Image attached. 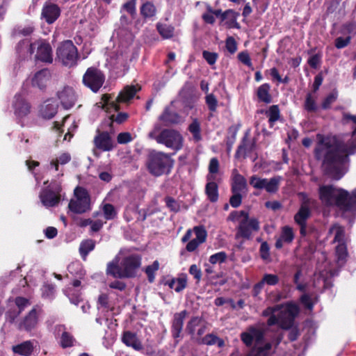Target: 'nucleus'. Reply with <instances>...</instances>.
Wrapping results in <instances>:
<instances>
[{
    "mask_svg": "<svg viewBox=\"0 0 356 356\" xmlns=\"http://www.w3.org/2000/svg\"><path fill=\"white\" fill-rule=\"evenodd\" d=\"M356 151V140L352 144L343 142L332 143L320 140L314 150V157L321 161V169L325 176L340 180L348 172L349 156Z\"/></svg>",
    "mask_w": 356,
    "mask_h": 356,
    "instance_id": "f257e3e1",
    "label": "nucleus"
},
{
    "mask_svg": "<svg viewBox=\"0 0 356 356\" xmlns=\"http://www.w3.org/2000/svg\"><path fill=\"white\" fill-rule=\"evenodd\" d=\"M35 49V60L47 63H52V49L49 43L44 40H38L33 43L27 40H22L16 46L17 54L24 58L31 56Z\"/></svg>",
    "mask_w": 356,
    "mask_h": 356,
    "instance_id": "f03ea898",
    "label": "nucleus"
},
{
    "mask_svg": "<svg viewBox=\"0 0 356 356\" xmlns=\"http://www.w3.org/2000/svg\"><path fill=\"white\" fill-rule=\"evenodd\" d=\"M74 198L68 204L71 211L81 214L91 210L90 197L88 191L81 186H77L74 191Z\"/></svg>",
    "mask_w": 356,
    "mask_h": 356,
    "instance_id": "7ed1b4c3",
    "label": "nucleus"
},
{
    "mask_svg": "<svg viewBox=\"0 0 356 356\" xmlns=\"http://www.w3.org/2000/svg\"><path fill=\"white\" fill-rule=\"evenodd\" d=\"M56 56L64 65L74 66L78 59L77 48L71 40H66L57 48Z\"/></svg>",
    "mask_w": 356,
    "mask_h": 356,
    "instance_id": "20e7f679",
    "label": "nucleus"
},
{
    "mask_svg": "<svg viewBox=\"0 0 356 356\" xmlns=\"http://www.w3.org/2000/svg\"><path fill=\"white\" fill-rule=\"evenodd\" d=\"M184 138L181 134L175 129H165L157 136V143L165 145L175 152L183 147Z\"/></svg>",
    "mask_w": 356,
    "mask_h": 356,
    "instance_id": "39448f33",
    "label": "nucleus"
},
{
    "mask_svg": "<svg viewBox=\"0 0 356 356\" xmlns=\"http://www.w3.org/2000/svg\"><path fill=\"white\" fill-rule=\"evenodd\" d=\"M82 81L86 87L93 92H97L105 81V76L99 69L90 67L83 74Z\"/></svg>",
    "mask_w": 356,
    "mask_h": 356,
    "instance_id": "423d86ee",
    "label": "nucleus"
},
{
    "mask_svg": "<svg viewBox=\"0 0 356 356\" xmlns=\"http://www.w3.org/2000/svg\"><path fill=\"white\" fill-rule=\"evenodd\" d=\"M62 187L60 184L42 189L39 195L42 205L47 208L56 207L61 200Z\"/></svg>",
    "mask_w": 356,
    "mask_h": 356,
    "instance_id": "0eeeda50",
    "label": "nucleus"
},
{
    "mask_svg": "<svg viewBox=\"0 0 356 356\" xmlns=\"http://www.w3.org/2000/svg\"><path fill=\"white\" fill-rule=\"evenodd\" d=\"M281 180L282 177L280 176H275L268 179L252 175L250 179V184L256 189H264L269 193H275L279 189Z\"/></svg>",
    "mask_w": 356,
    "mask_h": 356,
    "instance_id": "6e6552de",
    "label": "nucleus"
},
{
    "mask_svg": "<svg viewBox=\"0 0 356 356\" xmlns=\"http://www.w3.org/2000/svg\"><path fill=\"white\" fill-rule=\"evenodd\" d=\"M334 205L341 210L350 211L356 207V188L350 194L343 188H339Z\"/></svg>",
    "mask_w": 356,
    "mask_h": 356,
    "instance_id": "1a4fd4ad",
    "label": "nucleus"
},
{
    "mask_svg": "<svg viewBox=\"0 0 356 356\" xmlns=\"http://www.w3.org/2000/svg\"><path fill=\"white\" fill-rule=\"evenodd\" d=\"M140 90V86L138 84L127 86L119 93L115 101L109 102V96L108 95H104L102 96V99L104 100V102L106 104H111V107L113 108L115 111H118L120 109L118 103L128 102L130 99H131L134 97V95L136 94V92L138 91H139Z\"/></svg>",
    "mask_w": 356,
    "mask_h": 356,
    "instance_id": "9d476101",
    "label": "nucleus"
},
{
    "mask_svg": "<svg viewBox=\"0 0 356 356\" xmlns=\"http://www.w3.org/2000/svg\"><path fill=\"white\" fill-rule=\"evenodd\" d=\"M265 332L263 328L250 325L241 334V339L247 347L252 346L254 341L256 346L261 345L264 341Z\"/></svg>",
    "mask_w": 356,
    "mask_h": 356,
    "instance_id": "9b49d317",
    "label": "nucleus"
},
{
    "mask_svg": "<svg viewBox=\"0 0 356 356\" xmlns=\"http://www.w3.org/2000/svg\"><path fill=\"white\" fill-rule=\"evenodd\" d=\"M257 147V139L250 137V131L247 130L242 137L239 145L237 147L234 157L235 159H240L243 157L245 159L249 156L250 154L255 150Z\"/></svg>",
    "mask_w": 356,
    "mask_h": 356,
    "instance_id": "f8f14e48",
    "label": "nucleus"
},
{
    "mask_svg": "<svg viewBox=\"0 0 356 356\" xmlns=\"http://www.w3.org/2000/svg\"><path fill=\"white\" fill-rule=\"evenodd\" d=\"M259 229V221L255 218H251L250 220L240 221L236 227V237L250 240L252 232H257Z\"/></svg>",
    "mask_w": 356,
    "mask_h": 356,
    "instance_id": "ddd939ff",
    "label": "nucleus"
},
{
    "mask_svg": "<svg viewBox=\"0 0 356 356\" xmlns=\"http://www.w3.org/2000/svg\"><path fill=\"white\" fill-rule=\"evenodd\" d=\"M56 97L62 106L65 109H70L75 104L77 96L73 88L64 86L56 92Z\"/></svg>",
    "mask_w": 356,
    "mask_h": 356,
    "instance_id": "4468645a",
    "label": "nucleus"
},
{
    "mask_svg": "<svg viewBox=\"0 0 356 356\" xmlns=\"http://www.w3.org/2000/svg\"><path fill=\"white\" fill-rule=\"evenodd\" d=\"M93 143L97 149L104 152H110L115 147L114 142L107 131L97 130Z\"/></svg>",
    "mask_w": 356,
    "mask_h": 356,
    "instance_id": "2eb2a0df",
    "label": "nucleus"
},
{
    "mask_svg": "<svg viewBox=\"0 0 356 356\" xmlns=\"http://www.w3.org/2000/svg\"><path fill=\"white\" fill-rule=\"evenodd\" d=\"M339 188L333 185H323L319 187V199L326 206H334L335 197Z\"/></svg>",
    "mask_w": 356,
    "mask_h": 356,
    "instance_id": "dca6fc26",
    "label": "nucleus"
},
{
    "mask_svg": "<svg viewBox=\"0 0 356 356\" xmlns=\"http://www.w3.org/2000/svg\"><path fill=\"white\" fill-rule=\"evenodd\" d=\"M174 165L171 156L161 152H157V177L163 174L168 175Z\"/></svg>",
    "mask_w": 356,
    "mask_h": 356,
    "instance_id": "f3484780",
    "label": "nucleus"
},
{
    "mask_svg": "<svg viewBox=\"0 0 356 356\" xmlns=\"http://www.w3.org/2000/svg\"><path fill=\"white\" fill-rule=\"evenodd\" d=\"M140 265V258L139 256L134 254L125 257L122 261V266L127 278L134 276L136 270L139 268Z\"/></svg>",
    "mask_w": 356,
    "mask_h": 356,
    "instance_id": "a211bd4d",
    "label": "nucleus"
},
{
    "mask_svg": "<svg viewBox=\"0 0 356 356\" xmlns=\"http://www.w3.org/2000/svg\"><path fill=\"white\" fill-rule=\"evenodd\" d=\"M188 312L184 309L180 312H177L174 314L172 326L171 333L175 339L179 338L181 337V332L183 330L184 322Z\"/></svg>",
    "mask_w": 356,
    "mask_h": 356,
    "instance_id": "6ab92c4d",
    "label": "nucleus"
},
{
    "mask_svg": "<svg viewBox=\"0 0 356 356\" xmlns=\"http://www.w3.org/2000/svg\"><path fill=\"white\" fill-rule=\"evenodd\" d=\"M38 321V313L35 308H33L29 313L21 321L17 327L20 330L30 331L35 328Z\"/></svg>",
    "mask_w": 356,
    "mask_h": 356,
    "instance_id": "aec40b11",
    "label": "nucleus"
},
{
    "mask_svg": "<svg viewBox=\"0 0 356 356\" xmlns=\"http://www.w3.org/2000/svg\"><path fill=\"white\" fill-rule=\"evenodd\" d=\"M13 106L15 114L19 118L24 117L30 113L31 106L25 99L21 95H15Z\"/></svg>",
    "mask_w": 356,
    "mask_h": 356,
    "instance_id": "412c9836",
    "label": "nucleus"
},
{
    "mask_svg": "<svg viewBox=\"0 0 356 356\" xmlns=\"http://www.w3.org/2000/svg\"><path fill=\"white\" fill-rule=\"evenodd\" d=\"M213 179L212 175H207V183L205 186V194L207 199L212 203L216 202L219 198L218 186L217 183L212 181Z\"/></svg>",
    "mask_w": 356,
    "mask_h": 356,
    "instance_id": "4be33fe9",
    "label": "nucleus"
},
{
    "mask_svg": "<svg viewBox=\"0 0 356 356\" xmlns=\"http://www.w3.org/2000/svg\"><path fill=\"white\" fill-rule=\"evenodd\" d=\"M58 105L52 99H47L40 106V114L44 119L52 118L57 113Z\"/></svg>",
    "mask_w": 356,
    "mask_h": 356,
    "instance_id": "5701e85b",
    "label": "nucleus"
},
{
    "mask_svg": "<svg viewBox=\"0 0 356 356\" xmlns=\"http://www.w3.org/2000/svg\"><path fill=\"white\" fill-rule=\"evenodd\" d=\"M41 15L48 24H52L59 17L60 9L56 4L48 3L44 6Z\"/></svg>",
    "mask_w": 356,
    "mask_h": 356,
    "instance_id": "b1692460",
    "label": "nucleus"
},
{
    "mask_svg": "<svg viewBox=\"0 0 356 356\" xmlns=\"http://www.w3.org/2000/svg\"><path fill=\"white\" fill-rule=\"evenodd\" d=\"M56 328L58 332L62 331V333L58 338V344L61 348H71L76 344V339L71 333L65 330V327L64 325H58Z\"/></svg>",
    "mask_w": 356,
    "mask_h": 356,
    "instance_id": "393cba45",
    "label": "nucleus"
},
{
    "mask_svg": "<svg viewBox=\"0 0 356 356\" xmlns=\"http://www.w3.org/2000/svg\"><path fill=\"white\" fill-rule=\"evenodd\" d=\"M106 272L107 275H111L114 278H127L122 262L119 265V259L117 257L107 264Z\"/></svg>",
    "mask_w": 356,
    "mask_h": 356,
    "instance_id": "a878e982",
    "label": "nucleus"
},
{
    "mask_svg": "<svg viewBox=\"0 0 356 356\" xmlns=\"http://www.w3.org/2000/svg\"><path fill=\"white\" fill-rule=\"evenodd\" d=\"M271 86L269 83H265L261 84L256 90V95L259 102L264 104H270L273 101V97L270 94Z\"/></svg>",
    "mask_w": 356,
    "mask_h": 356,
    "instance_id": "bb28decb",
    "label": "nucleus"
},
{
    "mask_svg": "<svg viewBox=\"0 0 356 356\" xmlns=\"http://www.w3.org/2000/svg\"><path fill=\"white\" fill-rule=\"evenodd\" d=\"M161 283L168 285L170 289H174L176 292H180L187 286V277L186 274H182L181 277L177 279L172 278L165 282L161 281Z\"/></svg>",
    "mask_w": 356,
    "mask_h": 356,
    "instance_id": "cd10ccee",
    "label": "nucleus"
},
{
    "mask_svg": "<svg viewBox=\"0 0 356 356\" xmlns=\"http://www.w3.org/2000/svg\"><path fill=\"white\" fill-rule=\"evenodd\" d=\"M122 340L126 346L131 347L134 350H139L143 348L142 343L136 334L130 331L124 332Z\"/></svg>",
    "mask_w": 356,
    "mask_h": 356,
    "instance_id": "c85d7f7f",
    "label": "nucleus"
},
{
    "mask_svg": "<svg viewBox=\"0 0 356 356\" xmlns=\"http://www.w3.org/2000/svg\"><path fill=\"white\" fill-rule=\"evenodd\" d=\"M50 73L47 70H42L38 72L32 79V84L40 89L44 88L49 81Z\"/></svg>",
    "mask_w": 356,
    "mask_h": 356,
    "instance_id": "c756f323",
    "label": "nucleus"
},
{
    "mask_svg": "<svg viewBox=\"0 0 356 356\" xmlns=\"http://www.w3.org/2000/svg\"><path fill=\"white\" fill-rule=\"evenodd\" d=\"M33 344L31 341H26L20 344L13 346V351L22 356H31L33 351Z\"/></svg>",
    "mask_w": 356,
    "mask_h": 356,
    "instance_id": "7c9ffc66",
    "label": "nucleus"
},
{
    "mask_svg": "<svg viewBox=\"0 0 356 356\" xmlns=\"http://www.w3.org/2000/svg\"><path fill=\"white\" fill-rule=\"evenodd\" d=\"M310 216L311 211L309 206L303 203L301 204L298 212L295 214L294 220L297 224H305Z\"/></svg>",
    "mask_w": 356,
    "mask_h": 356,
    "instance_id": "2f4dec72",
    "label": "nucleus"
},
{
    "mask_svg": "<svg viewBox=\"0 0 356 356\" xmlns=\"http://www.w3.org/2000/svg\"><path fill=\"white\" fill-rule=\"evenodd\" d=\"M204 321L201 316H192L186 323V332L193 337L195 334L196 328L200 327Z\"/></svg>",
    "mask_w": 356,
    "mask_h": 356,
    "instance_id": "473e14b6",
    "label": "nucleus"
},
{
    "mask_svg": "<svg viewBox=\"0 0 356 356\" xmlns=\"http://www.w3.org/2000/svg\"><path fill=\"white\" fill-rule=\"evenodd\" d=\"M266 115L268 118L269 126L272 128L274 126L275 122H277L281 117L279 106H270L268 110L266 111Z\"/></svg>",
    "mask_w": 356,
    "mask_h": 356,
    "instance_id": "72a5a7b5",
    "label": "nucleus"
},
{
    "mask_svg": "<svg viewBox=\"0 0 356 356\" xmlns=\"http://www.w3.org/2000/svg\"><path fill=\"white\" fill-rule=\"evenodd\" d=\"M188 130L193 135V140L195 142L202 140L201 125L197 118L193 119L192 122L188 125Z\"/></svg>",
    "mask_w": 356,
    "mask_h": 356,
    "instance_id": "f704fd0d",
    "label": "nucleus"
},
{
    "mask_svg": "<svg viewBox=\"0 0 356 356\" xmlns=\"http://www.w3.org/2000/svg\"><path fill=\"white\" fill-rule=\"evenodd\" d=\"M160 120L166 124H178L181 121V117L177 113L166 109L160 116Z\"/></svg>",
    "mask_w": 356,
    "mask_h": 356,
    "instance_id": "c9c22d12",
    "label": "nucleus"
},
{
    "mask_svg": "<svg viewBox=\"0 0 356 356\" xmlns=\"http://www.w3.org/2000/svg\"><path fill=\"white\" fill-rule=\"evenodd\" d=\"M247 188V180L243 177H237V179L232 180L231 192L241 193Z\"/></svg>",
    "mask_w": 356,
    "mask_h": 356,
    "instance_id": "e433bc0d",
    "label": "nucleus"
},
{
    "mask_svg": "<svg viewBox=\"0 0 356 356\" xmlns=\"http://www.w3.org/2000/svg\"><path fill=\"white\" fill-rule=\"evenodd\" d=\"M95 242L92 239L83 241L79 246V252L83 259H86L90 252L94 250Z\"/></svg>",
    "mask_w": 356,
    "mask_h": 356,
    "instance_id": "4c0bfd02",
    "label": "nucleus"
},
{
    "mask_svg": "<svg viewBox=\"0 0 356 356\" xmlns=\"http://www.w3.org/2000/svg\"><path fill=\"white\" fill-rule=\"evenodd\" d=\"M227 10L231 11L232 13H229L227 15V21L225 22L227 27L229 29H240V24L237 22V18L240 15L239 13L233 9H227Z\"/></svg>",
    "mask_w": 356,
    "mask_h": 356,
    "instance_id": "58836bf2",
    "label": "nucleus"
},
{
    "mask_svg": "<svg viewBox=\"0 0 356 356\" xmlns=\"http://www.w3.org/2000/svg\"><path fill=\"white\" fill-rule=\"evenodd\" d=\"M15 304L19 309V312L13 316H8L9 321L13 322L15 318L26 308L31 305L29 300L23 297H17L15 299Z\"/></svg>",
    "mask_w": 356,
    "mask_h": 356,
    "instance_id": "ea45409f",
    "label": "nucleus"
},
{
    "mask_svg": "<svg viewBox=\"0 0 356 356\" xmlns=\"http://www.w3.org/2000/svg\"><path fill=\"white\" fill-rule=\"evenodd\" d=\"M338 98V92L336 90H332L328 94L325 98L322 101L321 108L323 110H327L330 108L332 104L335 102Z\"/></svg>",
    "mask_w": 356,
    "mask_h": 356,
    "instance_id": "a19ab883",
    "label": "nucleus"
},
{
    "mask_svg": "<svg viewBox=\"0 0 356 356\" xmlns=\"http://www.w3.org/2000/svg\"><path fill=\"white\" fill-rule=\"evenodd\" d=\"M304 108L309 113L316 112L318 110V106L316 105V101L312 97L311 92H308L306 95L305 100L304 102Z\"/></svg>",
    "mask_w": 356,
    "mask_h": 356,
    "instance_id": "79ce46f5",
    "label": "nucleus"
},
{
    "mask_svg": "<svg viewBox=\"0 0 356 356\" xmlns=\"http://www.w3.org/2000/svg\"><path fill=\"white\" fill-rule=\"evenodd\" d=\"M175 29L172 26L157 24V31L163 39L171 38L174 35Z\"/></svg>",
    "mask_w": 356,
    "mask_h": 356,
    "instance_id": "37998d69",
    "label": "nucleus"
},
{
    "mask_svg": "<svg viewBox=\"0 0 356 356\" xmlns=\"http://www.w3.org/2000/svg\"><path fill=\"white\" fill-rule=\"evenodd\" d=\"M140 13L145 18L152 17L155 15L156 7L153 3L147 1L143 4L140 8Z\"/></svg>",
    "mask_w": 356,
    "mask_h": 356,
    "instance_id": "c03bdc74",
    "label": "nucleus"
},
{
    "mask_svg": "<svg viewBox=\"0 0 356 356\" xmlns=\"http://www.w3.org/2000/svg\"><path fill=\"white\" fill-rule=\"evenodd\" d=\"M280 237L285 243H291L295 237L293 229L289 226L283 227Z\"/></svg>",
    "mask_w": 356,
    "mask_h": 356,
    "instance_id": "a18cd8bd",
    "label": "nucleus"
},
{
    "mask_svg": "<svg viewBox=\"0 0 356 356\" xmlns=\"http://www.w3.org/2000/svg\"><path fill=\"white\" fill-rule=\"evenodd\" d=\"M34 26L31 24L19 26L14 29L13 35L15 36H26L31 35L34 31Z\"/></svg>",
    "mask_w": 356,
    "mask_h": 356,
    "instance_id": "49530a36",
    "label": "nucleus"
},
{
    "mask_svg": "<svg viewBox=\"0 0 356 356\" xmlns=\"http://www.w3.org/2000/svg\"><path fill=\"white\" fill-rule=\"evenodd\" d=\"M146 166L152 175H156V152L154 150L149 152L146 162Z\"/></svg>",
    "mask_w": 356,
    "mask_h": 356,
    "instance_id": "de8ad7c7",
    "label": "nucleus"
},
{
    "mask_svg": "<svg viewBox=\"0 0 356 356\" xmlns=\"http://www.w3.org/2000/svg\"><path fill=\"white\" fill-rule=\"evenodd\" d=\"M241 217L243 219L241 221L250 220L251 218L249 217V213L245 211H233L229 213L228 219L232 221L238 220Z\"/></svg>",
    "mask_w": 356,
    "mask_h": 356,
    "instance_id": "09e8293b",
    "label": "nucleus"
},
{
    "mask_svg": "<svg viewBox=\"0 0 356 356\" xmlns=\"http://www.w3.org/2000/svg\"><path fill=\"white\" fill-rule=\"evenodd\" d=\"M195 234V240L199 241L201 244L204 243L207 240V232L203 226H195L193 228Z\"/></svg>",
    "mask_w": 356,
    "mask_h": 356,
    "instance_id": "8fccbe9b",
    "label": "nucleus"
},
{
    "mask_svg": "<svg viewBox=\"0 0 356 356\" xmlns=\"http://www.w3.org/2000/svg\"><path fill=\"white\" fill-rule=\"evenodd\" d=\"M104 216L106 220H112L115 218L117 215L114 207L111 204H105L102 207Z\"/></svg>",
    "mask_w": 356,
    "mask_h": 356,
    "instance_id": "3c124183",
    "label": "nucleus"
},
{
    "mask_svg": "<svg viewBox=\"0 0 356 356\" xmlns=\"http://www.w3.org/2000/svg\"><path fill=\"white\" fill-rule=\"evenodd\" d=\"M205 102L211 112H216L218 107V100L213 94H209L205 97Z\"/></svg>",
    "mask_w": 356,
    "mask_h": 356,
    "instance_id": "603ef678",
    "label": "nucleus"
},
{
    "mask_svg": "<svg viewBox=\"0 0 356 356\" xmlns=\"http://www.w3.org/2000/svg\"><path fill=\"white\" fill-rule=\"evenodd\" d=\"M167 207L175 213H177L180 210L179 203L173 197L167 196L164 199Z\"/></svg>",
    "mask_w": 356,
    "mask_h": 356,
    "instance_id": "864d4df0",
    "label": "nucleus"
},
{
    "mask_svg": "<svg viewBox=\"0 0 356 356\" xmlns=\"http://www.w3.org/2000/svg\"><path fill=\"white\" fill-rule=\"evenodd\" d=\"M227 255L225 252H219L210 256L209 261L212 264L224 263Z\"/></svg>",
    "mask_w": 356,
    "mask_h": 356,
    "instance_id": "5fc2aeb1",
    "label": "nucleus"
},
{
    "mask_svg": "<svg viewBox=\"0 0 356 356\" xmlns=\"http://www.w3.org/2000/svg\"><path fill=\"white\" fill-rule=\"evenodd\" d=\"M335 230V235L334 241V242H341L343 240L345 231L344 228L339 225H334L330 229V232Z\"/></svg>",
    "mask_w": 356,
    "mask_h": 356,
    "instance_id": "6e6d98bb",
    "label": "nucleus"
},
{
    "mask_svg": "<svg viewBox=\"0 0 356 356\" xmlns=\"http://www.w3.org/2000/svg\"><path fill=\"white\" fill-rule=\"evenodd\" d=\"M279 277L275 274L266 273L264 275L261 281L265 284L275 286L279 283Z\"/></svg>",
    "mask_w": 356,
    "mask_h": 356,
    "instance_id": "4d7b16f0",
    "label": "nucleus"
},
{
    "mask_svg": "<svg viewBox=\"0 0 356 356\" xmlns=\"http://www.w3.org/2000/svg\"><path fill=\"white\" fill-rule=\"evenodd\" d=\"M294 323V319L290 316H280L279 325L283 330H289Z\"/></svg>",
    "mask_w": 356,
    "mask_h": 356,
    "instance_id": "13d9d810",
    "label": "nucleus"
},
{
    "mask_svg": "<svg viewBox=\"0 0 356 356\" xmlns=\"http://www.w3.org/2000/svg\"><path fill=\"white\" fill-rule=\"evenodd\" d=\"M260 257L264 260L268 261L270 259V246L266 241H263L259 248Z\"/></svg>",
    "mask_w": 356,
    "mask_h": 356,
    "instance_id": "bf43d9fd",
    "label": "nucleus"
},
{
    "mask_svg": "<svg viewBox=\"0 0 356 356\" xmlns=\"http://www.w3.org/2000/svg\"><path fill=\"white\" fill-rule=\"evenodd\" d=\"M349 121H352L353 126L352 127V136H356V115H351L348 113H343L342 122L343 124H348Z\"/></svg>",
    "mask_w": 356,
    "mask_h": 356,
    "instance_id": "052dcab7",
    "label": "nucleus"
},
{
    "mask_svg": "<svg viewBox=\"0 0 356 356\" xmlns=\"http://www.w3.org/2000/svg\"><path fill=\"white\" fill-rule=\"evenodd\" d=\"M203 58L207 62V63L210 65H212L216 63L218 54L216 52H211L207 50L203 51L202 52Z\"/></svg>",
    "mask_w": 356,
    "mask_h": 356,
    "instance_id": "680f3d73",
    "label": "nucleus"
},
{
    "mask_svg": "<svg viewBox=\"0 0 356 356\" xmlns=\"http://www.w3.org/2000/svg\"><path fill=\"white\" fill-rule=\"evenodd\" d=\"M229 198V204L233 208H238L242 203L243 196L241 193H232Z\"/></svg>",
    "mask_w": 356,
    "mask_h": 356,
    "instance_id": "e2e57ef3",
    "label": "nucleus"
},
{
    "mask_svg": "<svg viewBox=\"0 0 356 356\" xmlns=\"http://www.w3.org/2000/svg\"><path fill=\"white\" fill-rule=\"evenodd\" d=\"M300 302L308 310H313L314 303L312 302L309 294H302L300 298Z\"/></svg>",
    "mask_w": 356,
    "mask_h": 356,
    "instance_id": "0e129e2a",
    "label": "nucleus"
},
{
    "mask_svg": "<svg viewBox=\"0 0 356 356\" xmlns=\"http://www.w3.org/2000/svg\"><path fill=\"white\" fill-rule=\"evenodd\" d=\"M225 47L227 50L232 54H234L237 50V43L232 36H229L225 40Z\"/></svg>",
    "mask_w": 356,
    "mask_h": 356,
    "instance_id": "69168bd1",
    "label": "nucleus"
},
{
    "mask_svg": "<svg viewBox=\"0 0 356 356\" xmlns=\"http://www.w3.org/2000/svg\"><path fill=\"white\" fill-rule=\"evenodd\" d=\"M136 0H129L123 4L122 9L127 12L131 16H134L136 14Z\"/></svg>",
    "mask_w": 356,
    "mask_h": 356,
    "instance_id": "338daca9",
    "label": "nucleus"
},
{
    "mask_svg": "<svg viewBox=\"0 0 356 356\" xmlns=\"http://www.w3.org/2000/svg\"><path fill=\"white\" fill-rule=\"evenodd\" d=\"M350 36H347L346 38L338 37L334 40V45L337 49H343L350 43Z\"/></svg>",
    "mask_w": 356,
    "mask_h": 356,
    "instance_id": "774afa93",
    "label": "nucleus"
}]
</instances>
